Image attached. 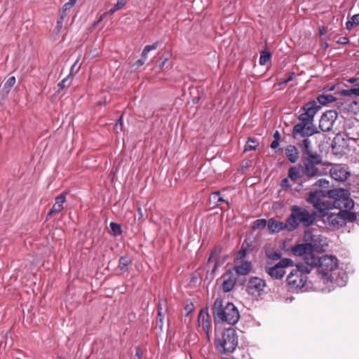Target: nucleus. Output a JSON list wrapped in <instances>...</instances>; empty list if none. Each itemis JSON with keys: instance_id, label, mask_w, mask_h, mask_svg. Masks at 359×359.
<instances>
[{"instance_id": "nucleus-1", "label": "nucleus", "mask_w": 359, "mask_h": 359, "mask_svg": "<svg viewBox=\"0 0 359 359\" xmlns=\"http://www.w3.org/2000/svg\"><path fill=\"white\" fill-rule=\"evenodd\" d=\"M302 109L304 112L298 116L299 123L295 124L292 128V137L294 139L308 137L319 133L313 124V119L320 107L313 100L305 104Z\"/></svg>"}, {"instance_id": "nucleus-2", "label": "nucleus", "mask_w": 359, "mask_h": 359, "mask_svg": "<svg viewBox=\"0 0 359 359\" xmlns=\"http://www.w3.org/2000/svg\"><path fill=\"white\" fill-rule=\"evenodd\" d=\"M306 264H308L311 270L313 267L317 268L318 276L323 283H332L334 277L333 272L337 269L339 263L336 257L325 255L321 257L316 255H307Z\"/></svg>"}, {"instance_id": "nucleus-3", "label": "nucleus", "mask_w": 359, "mask_h": 359, "mask_svg": "<svg viewBox=\"0 0 359 359\" xmlns=\"http://www.w3.org/2000/svg\"><path fill=\"white\" fill-rule=\"evenodd\" d=\"M302 161L301 171L303 177L312 180L325 174L321 167L324 166L325 163L323 162V156L320 154L302 157Z\"/></svg>"}, {"instance_id": "nucleus-4", "label": "nucleus", "mask_w": 359, "mask_h": 359, "mask_svg": "<svg viewBox=\"0 0 359 359\" xmlns=\"http://www.w3.org/2000/svg\"><path fill=\"white\" fill-rule=\"evenodd\" d=\"M316 217V212L311 213L306 208L294 205L291 208V214L287 217V224L290 231H293L299 224L306 227L310 226L315 222Z\"/></svg>"}, {"instance_id": "nucleus-5", "label": "nucleus", "mask_w": 359, "mask_h": 359, "mask_svg": "<svg viewBox=\"0 0 359 359\" xmlns=\"http://www.w3.org/2000/svg\"><path fill=\"white\" fill-rule=\"evenodd\" d=\"M213 313L222 322H226L231 325L236 324L240 318L239 312L233 304L228 302L224 306L222 301L219 299L215 302Z\"/></svg>"}, {"instance_id": "nucleus-6", "label": "nucleus", "mask_w": 359, "mask_h": 359, "mask_svg": "<svg viewBox=\"0 0 359 359\" xmlns=\"http://www.w3.org/2000/svg\"><path fill=\"white\" fill-rule=\"evenodd\" d=\"M311 271V267L308 264L296 265L287 277L288 285L292 290H301L306 284L307 275Z\"/></svg>"}, {"instance_id": "nucleus-7", "label": "nucleus", "mask_w": 359, "mask_h": 359, "mask_svg": "<svg viewBox=\"0 0 359 359\" xmlns=\"http://www.w3.org/2000/svg\"><path fill=\"white\" fill-rule=\"evenodd\" d=\"M215 346L221 353H233L238 346L236 331L232 327L224 330L221 337H217Z\"/></svg>"}, {"instance_id": "nucleus-8", "label": "nucleus", "mask_w": 359, "mask_h": 359, "mask_svg": "<svg viewBox=\"0 0 359 359\" xmlns=\"http://www.w3.org/2000/svg\"><path fill=\"white\" fill-rule=\"evenodd\" d=\"M306 201L312 204L320 217H325L327 215L329 210L334 208L333 198L330 196L329 198H326L322 196L320 192L316 191L310 192Z\"/></svg>"}, {"instance_id": "nucleus-9", "label": "nucleus", "mask_w": 359, "mask_h": 359, "mask_svg": "<svg viewBox=\"0 0 359 359\" xmlns=\"http://www.w3.org/2000/svg\"><path fill=\"white\" fill-rule=\"evenodd\" d=\"M330 197L333 198L334 208L343 210L353 208V201L350 198V193L347 189H334L329 191Z\"/></svg>"}, {"instance_id": "nucleus-10", "label": "nucleus", "mask_w": 359, "mask_h": 359, "mask_svg": "<svg viewBox=\"0 0 359 359\" xmlns=\"http://www.w3.org/2000/svg\"><path fill=\"white\" fill-rule=\"evenodd\" d=\"M293 261L289 258L281 259L276 264L267 265L266 272L273 278L281 279L285 273V269L293 266Z\"/></svg>"}, {"instance_id": "nucleus-11", "label": "nucleus", "mask_w": 359, "mask_h": 359, "mask_svg": "<svg viewBox=\"0 0 359 359\" xmlns=\"http://www.w3.org/2000/svg\"><path fill=\"white\" fill-rule=\"evenodd\" d=\"M337 117L338 113L336 110H329L323 113L319 121L320 129L323 132L330 131Z\"/></svg>"}, {"instance_id": "nucleus-12", "label": "nucleus", "mask_w": 359, "mask_h": 359, "mask_svg": "<svg viewBox=\"0 0 359 359\" xmlns=\"http://www.w3.org/2000/svg\"><path fill=\"white\" fill-rule=\"evenodd\" d=\"M330 174L335 181L344 182L348 179L350 172L345 165L335 164L330 169Z\"/></svg>"}, {"instance_id": "nucleus-13", "label": "nucleus", "mask_w": 359, "mask_h": 359, "mask_svg": "<svg viewBox=\"0 0 359 359\" xmlns=\"http://www.w3.org/2000/svg\"><path fill=\"white\" fill-rule=\"evenodd\" d=\"M265 287L266 282L264 280L258 277H252L248 281L247 290L252 295H259Z\"/></svg>"}, {"instance_id": "nucleus-14", "label": "nucleus", "mask_w": 359, "mask_h": 359, "mask_svg": "<svg viewBox=\"0 0 359 359\" xmlns=\"http://www.w3.org/2000/svg\"><path fill=\"white\" fill-rule=\"evenodd\" d=\"M221 253L222 248L219 246L215 247L210 253L208 264L210 265L212 263H213L212 272L215 271L216 268L222 265L228 257L226 255H222Z\"/></svg>"}, {"instance_id": "nucleus-15", "label": "nucleus", "mask_w": 359, "mask_h": 359, "mask_svg": "<svg viewBox=\"0 0 359 359\" xmlns=\"http://www.w3.org/2000/svg\"><path fill=\"white\" fill-rule=\"evenodd\" d=\"M306 241H309V244L311 245V250H320L323 247L327 246V243L326 239L321 235H305Z\"/></svg>"}, {"instance_id": "nucleus-16", "label": "nucleus", "mask_w": 359, "mask_h": 359, "mask_svg": "<svg viewBox=\"0 0 359 359\" xmlns=\"http://www.w3.org/2000/svg\"><path fill=\"white\" fill-rule=\"evenodd\" d=\"M327 224L333 229H339L344 225V219L341 215V210L337 213L329 215L326 219Z\"/></svg>"}, {"instance_id": "nucleus-17", "label": "nucleus", "mask_w": 359, "mask_h": 359, "mask_svg": "<svg viewBox=\"0 0 359 359\" xmlns=\"http://www.w3.org/2000/svg\"><path fill=\"white\" fill-rule=\"evenodd\" d=\"M222 280L223 291L224 292H231L234 287L236 282V278L231 271H229L222 276Z\"/></svg>"}, {"instance_id": "nucleus-18", "label": "nucleus", "mask_w": 359, "mask_h": 359, "mask_svg": "<svg viewBox=\"0 0 359 359\" xmlns=\"http://www.w3.org/2000/svg\"><path fill=\"white\" fill-rule=\"evenodd\" d=\"M292 252L296 255L303 256L304 264H306V258L307 255H315L312 252L311 245L309 243L299 244L292 248Z\"/></svg>"}, {"instance_id": "nucleus-19", "label": "nucleus", "mask_w": 359, "mask_h": 359, "mask_svg": "<svg viewBox=\"0 0 359 359\" xmlns=\"http://www.w3.org/2000/svg\"><path fill=\"white\" fill-rule=\"evenodd\" d=\"M267 225L271 233H278L285 229L290 231V226L287 224V219L285 222H282L271 218L269 219Z\"/></svg>"}, {"instance_id": "nucleus-20", "label": "nucleus", "mask_w": 359, "mask_h": 359, "mask_svg": "<svg viewBox=\"0 0 359 359\" xmlns=\"http://www.w3.org/2000/svg\"><path fill=\"white\" fill-rule=\"evenodd\" d=\"M285 154L291 163H294L299 158V151L295 146L289 145L285 149Z\"/></svg>"}, {"instance_id": "nucleus-21", "label": "nucleus", "mask_w": 359, "mask_h": 359, "mask_svg": "<svg viewBox=\"0 0 359 359\" xmlns=\"http://www.w3.org/2000/svg\"><path fill=\"white\" fill-rule=\"evenodd\" d=\"M251 263L249 262H243L241 264L234 266L236 273L238 275L245 276L251 271Z\"/></svg>"}, {"instance_id": "nucleus-22", "label": "nucleus", "mask_w": 359, "mask_h": 359, "mask_svg": "<svg viewBox=\"0 0 359 359\" xmlns=\"http://www.w3.org/2000/svg\"><path fill=\"white\" fill-rule=\"evenodd\" d=\"M301 147H302V154H303L302 157L309 156L310 155L318 154V153L313 152L312 151L311 141L308 138H306L302 141Z\"/></svg>"}, {"instance_id": "nucleus-23", "label": "nucleus", "mask_w": 359, "mask_h": 359, "mask_svg": "<svg viewBox=\"0 0 359 359\" xmlns=\"http://www.w3.org/2000/svg\"><path fill=\"white\" fill-rule=\"evenodd\" d=\"M131 263L132 259L128 255L121 256L118 260V268L123 272H127Z\"/></svg>"}, {"instance_id": "nucleus-24", "label": "nucleus", "mask_w": 359, "mask_h": 359, "mask_svg": "<svg viewBox=\"0 0 359 359\" xmlns=\"http://www.w3.org/2000/svg\"><path fill=\"white\" fill-rule=\"evenodd\" d=\"M15 83V76H11L9 77L7 81L4 84L3 88L1 90V94L2 97L7 96L9 93L11 88L14 86Z\"/></svg>"}, {"instance_id": "nucleus-25", "label": "nucleus", "mask_w": 359, "mask_h": 359, "mask_svg": "<svg viewBox=\"0 0 359 359\" xmlns=\"http://www.w3.org/2000/svg\"><path fill=\"white\" fill-rule=\"evenodd\" d=\"M127 3V0H117V3L107 12L103 13L99 18L98 22L103 20L104 17L108 14H113L116 11L120 10L123 8L126 4Z\"/></svg>"}, {"instance_id": "nucleus-26", "label": "nucleus", "mask_w": 359, "mask_h": 359, "mask_svg": "<svg viewBox=\"0 0 359 359\" xmlns=\"http://www.w3.org/2000/svg\"><path fill=\"white\" fill-rule=\"evenodd\" d=\"M317 100L320 104L326 105L334 102L337 100V98L332 95H320L317 97Z\"/></svg>"}, {"instance_id": "nucleus-27", "label": "nucleus", "mask_w": 359, "mask_h": 359, "mask_svg": "<svg viewBox=\"0 0 359 359\" xmlns=\"http://www.w3.org/2000/svg\"><path fill=\"white\" fill-rule=\"evenodd\" d=\"M288 176L292 181H297L301 177H302L301 168L299 169L296 167L290 168L288 170Z\"/></svg>"}, {"instance_id": "nucleus-28", "label": "nucleus", "mask_w": 359, "mask_h": 359, "mask_svg": "<svg viewBox=\"0 0 359 359\" xmlns=\"http://www.w3.org/2000/svg\"><path fill=\"white\" fill-rule=\"evenodd\" d=\"M110 226V233L114 236H118L122 234V227L121 225L114 222H111L109 224Z\"/></svg>"}, {"instance_id": "nucleus-29", "label": "nucleus", "mask_w": 359, "mask_h": 359, "mask_svg": "<svg viewBox=\"0 0 359 359\" xmlns=\"http://www.w3.org/2000/svg\"><path fill=\"white\" fill-rule=\"evenodd\" d=\"M201 269V266H199L198 269L196 270V271L192 274V276L190 280V285L195 286L196 284V282L199 280V285L202 283L201 279V273L200 271Z\"/></svg>"}, {"instance_id": "nucleus-30", "label": "nucleus", "mask_w": 359, "mask_h": 359, "mask_svg": "<svg viewBox=\"0 0 359 359\" xmlns=\"http://www.w3.org/2000/svg\"><path fill=\"white\" fill-rule=\"evenodd\" d=\"M341 215L343 216V218L344 219V225L346 224V222H352L356 219V215L353 212L348 210H341Z\"/></svg>"}, {"instance_id": "nucleus-31", "label": "nucleus", "mask_w": 359, "mask_h": 359, "mask_svg": "<svg viewBox=\"0 0 359 359\" xmlns=\"http://www.w3.org/2000/svg\"><path fill=\"white\" fill-rule=\"evenodd\" d=\"M258 145V142L255 138H249L245 146L244 151L255 150Z\"/></svg>"}, {"instance_id": "nucleus-32", "label": "nucleus", "mask_w": 359, "mask_h": 359, "mask_svg": "<svg viewBox=\"0 0 359 359\" xmlns=\"http://www.w3.org/2000/svg\"><path fill=\"white\" fill-rule=\"evenodd\" d=\"M218 200H220V193L219 191L214 192L210 194L209 198V203L210 205L212 204L213 206H217Z\"/></svg>"}, {"instance_id": "nucleus-33", "label": "nucleus", "mask_w": 359, "mask_h": 359, "mask_svg": "<svg viewBox=\"0 0 359 359\" xmlns=\"http://www.w3.org/2000/svg\"><path fill=\"white\" fill-rule=\"evenodd\" d=\"M271 59V53L267 51H262L259 57V64L264 65Z\"/></svg>"}, {"instance_id": "nucleus-34", "label": "nucleus", "mask_w": 359, "mask_h": 359, "mask_svg": "<svg viewBox=\"0 0 359 359\" xmlns=\"http://www.w3.org/2000/svg\"><path fill=\"white\" fill-rule=\"evenodd\" d=\"M266 224H268V223L265 219H258L254 222L252 228L254 229H264L266 227Z\"/></svg>"}, {"instance_id": "nucleus-35", "label": "nucleus", "mask_w": 359, "mask_h": 359, "mask_svg": "<svg viewBox=\"0 0 359 359\" xmlns=\"http://www.w3.org/2000/svg\"><path fill=\"white\" fill-rule=\"evenodd\" d=\"M123 114H121L116 121L114 130L116 133H118L120 131L123 130Z\"/></svg>"}, {"instance_id": "nucleus-36", "label": "nucleus", "mask_w": 359, "mask_h": 359, "mask_svg": "<svg viewBox=\"0 0 359 359\" xmlns=\"http://www.w3.org/2000/svg\"><path fill=\"white\" fill-rule=\"evenodd\" d=\"M64 209L63 206H60L57 204H54L53 207L50 209L49 212L47 214V218L51 216L53 214L59 213Z\"/></svg>"}, {"instance_id": "nucleus-37", "label": "nucleus", "mask_w": 359, "mask_h": 359, "mask_svg": "<svg viewBox=\"0 0 359 359\" xmlns=\"http://www.w3.org/2000/svg\"><path fill=\"white\" fill-rule=\"evenodd\" d=\"M266 254L269 259L273 260H277L281 257V253L280 252L273 250H266Z\"/></svg>"}, {"instance_id": "nucleus-38", "label": "nucleus", "mask_w": 359, "mask_h": 359, "mask_svg": "<svg viewBox=\"0 0 359 359\" xmlns=\"http://www.w3.org/2000/svg\"><path fill=\"white\" fill-rule=\"evenodd\" d=\"M68 192L65 191L58 195L55 198V204L60 205V206H63L64 203L66 201V195Z\"/></svg>"}, {"instance_id": "nucleus-39", "label": "nucleus", "mask_w": 359, "mask_h": 359, "mask_svg": "<svg viewBox=\"0 0 359 359\" xmlns=\"http://www.w3.org/2000/svg\"><path fill=\"white\" fill-rule=\"evenodd\" d=\"M341 94L344 96H351L352 95H355L358 96L356 84L355 85V86L353 88H352L351 89L341 90Z\"/></svg>"}, {"instance_id": "nucleus-40", "label": "nucleus", "mask_w": 359, "mask_h": 359, "mask_svg": "<svg viewBox=\"0 0 359 359\" xmlns=\"http://www.w3.org/2000/svg\"><path fill=\"white\" fill-rule=\"evenodd\" d=\"M163 319L164 315L163 314L162 311H159V313H157L156 325L158 326L161 329L163 325Z\"/></svg>"}, {"instance_id": "nucleus-41", "label": "nucleus", "mask_w": 359, "mask_h": 359, "mask_svg": "<svg viewBox=\"0 0 359 359\" xmlns=\"http://www.w3.org/2000/svg\"><path fill=\"white\" fill-rule=\"evenodd\" d=\"M168 58L167 57L161 56L158 60L157 61V67L162 69L165 65L166 62L168 61Z\"/></svg>"}, {"instance_id": "nucleus-42", "label": "nucleus", "mask_w": 359, "mask_h": 359, "mask_svg": "<svg viewBox=\"0 0 359 359\" xmlns=\"http://www.w3.org/2000/svg\"><path fill=\"white\" fill-rule=\"evenodd\" d=\"M247 255V249L241 248L236 254V259H243L246 257Z\"/></svg>"}, {"instance_id": "nucleus-43", "label": "nucleus", "mask_w": 359, "mask_h": 359, "mask_svg": "<svg viewBox=\"0 0 359 359\" xmlns=\"http://www.w3.org/2000/svg\"><path fill=\"white\" fill-rule=\"evenodd\" d=\"M69 78V76H67L66 78L63 79L58 84V90L56 91L57 93H60L65 87V82L67 81Z\"/></svg>"}, {"instance_id": "nucleus-44", "label": "nucleus", "mask_w": 359, "mask_h": 359, "mask_svg": "<svg viewBox=\"0 0 359 359\" xmlns=\"http://www.w3.org/2000/svg\"><path fill=\"white\" fill-rule=\"evenodd\" d=\"M195 306L193 303H190L187 304L184 307V310L186 311V316H188L191 313L194 311Z\"/></svg>"}, {"instance_id": "nucleus-45", "label": "nucleus", "mask_w": 359, "mask_h": 359, "mask_svg": "<svg viewBox=\"0 0 359 359\" xmlns=\"http://www.w3.org/2000/svg\"><path fill=\"white\" fill-rule=\"evenodd\" d=\"M145 63V60L144 59L137 60L133 65L132 67H135V69H138L140 67L144 65Z\"/></svg>"}, {"instance_id": "nucleus-46", "label": "nucleus", "mask_w": 359, "mask_h": 359, "mask_svg": "<svg viewBox=\"0 0 359 359\" xmlns=\"http://www.w3.org/2000/svg\"><path fill=\"white\" fill-rule=\"evenodd\" d=\"M158 44H159V41H156L151 45H147L146 46H144V48H146L147 50L150 52L152 50L156 49L157 47L158 46Z\"/></svg>"}, {"instance_id": "nucleus-47", "label": "nucleus", "mask_w": 359, "mask_h": 359, "mask_svg": "<svg viewBox=\"0 0 359 359\" xmlns=\"http://www.w3.org/2000/svg\"><path fill=\"white\" fill-rule=\"evenodd\" d=\"M142 357V352L140 346L136 347V351L134 359H141Z\"/></svg>"}, {"instance_id": "nucleus-48", "label": "nucleus", "mask_w": 359, "mask_h": 359, "mask_svg": "<svg viewBox=\"0 0 359 359\" xmlns=\"http://www.w3.org/2000/svg\"><path fill=\"white\" fill-rule=\"evenodd\" d=\"M328 184V182L326 180L320 179L316 181L315 184H316V186L323 187H325V184Z\"/></svg>"}, {"instance_id": "nucleus-49", "label": "nucleus", "mask_w": 359, "mask_h": 359, "mask_svg": "<svg viewBox=\"0 0 359 359\" xmlns=\"http://www.w3.org/2000/svg\"><path fill=\"white\" fill-rule=\"evenodd\" d=\"M349 42V40L347 37H341L338 39L337 43L339 44H347Z\"/></svg>"}, {"instance_id": "nucleus-50", "label": "nucleus", "mask_w": 359, "mask_h": 359, "mask_svg": "<svg viewBox=\"0 0 359 359\" xmlns=\"http://www.w3.org/2000/svg\"><path fill=\"white\" fill-rule=\"evenodd\" d=\"M294 76V73L291 72L290 74V76L288 78H287L285 80L283 81L280 83L281 84H286V83H287L289 81L293 80Z\"/></svg>"}, {"instance_id": "nucleus-51", "label": "nucleus", "mask_w": 359, "mask_h": 359, "mask_svg": "<svg viewBox=\"0 0 359 359\" xmlns=\"http://www.w3.org/2000/svg\"><path fill=\"white\" fill-rule=\"evenodd\" d=\"M63 24L61 22H57V25L55 28V30L57 34L60 33L62 29Z\"/></svg>"}, {"instance_id": "nucleus-52", "label": "nucleus", "mask_w": 359, "mask_h": 359, "mask_svg": "<svg viewBox=\"0 0 359 359\" xmlns=\"http://www.w3.org/2000/svg\"><path fill=\"white\" fill-rule=\"evenodd\" d=\"M351 20L353 21L354 25L359 24V13L353 15L351 18Z\"/></svg>"}, {"instance_id": "nucleus-53", "label": "nucleus", "mask_w": 359, "mask_h": 359, "mask_svg": "<svg viewBox=\"0 0 359 359\" xmlns=\"http://www.w3.org/2000/svg\"><path fill=\"white\" fill-rule=\"evenodd\" d=\"M281 186H282L283 188H285V189L290 187L289 181H288L287 178H284L281 181Z\"/></svg>"}, {"instance_id": "nucleus-54", "label": "nucleus", "mask_w": 359, "mask_h": 359, "mask_svg": "<svg viewBox=\"0 0 359 359\" xmlns=\"http://www.w3.org/2000/svg\"><path fill=\"white\" fill-rule=\"evenodd\" d=\"M209 329H210V327L208 325H205V322L203 321V331L206 333V335H207V337L208 339H210Z\"/></svg>"}, {"instance_id": "nucleus-55", "label": "nucleus", "mask_w": 359, "mask_h": 359, "mask_svg": "<svg viewBox=\"0 0 359 359\" xmlns=\"http://www.w3.org/2000/svg\"><path fill=\"white\" fill-rule=\"evenodd\" d=\"M279 146V142L278 141H276V140H273L271 144V148L272 149H276Z\"/></svg>"}, {"instance_id": "nucleus-56", "label": "nucleus", "mask_w": 359, "mask_h": 359, "mask_svg": "<svg viewBox=\"0 0 359 359\" xmlns=\"http://www.w3.org/2000/svg\"><path fill=\"white\" fill-rule=\"evenodd\" d=\"M280 137H281V136H280V133L278 130H276L273 134V138H274L273 140L280 142Z\"/></svg>"}, {"instance_id": "nucleus-57", "label": "nucleus", "mask_w": 359, "mask_h": 359, "mask_svg": "<svg viewBox=\"0 0 359 359\" xmlns=\"http://www.w3.org/2000/svg\"><path fill=\"white\" fill-rule=\"evenodd\" d=\"M202 314H203L202 308H201L198 311V320H197L198 327H200V325H201V318H202Z\"/></svg>"}, {"instance_id": "nucleus-58", "label": "nucleus", "mask_w": 359, "mask_h": 359, "mask_svg": "<svg viewBox=\"0 0 359 359\" xmlns=\"http://www.w3.org/2000/svg\"><path fill=\"white\" fill-rule=\"evenodd\" d=\"M148 53H149V51L147 50L145 48H144V49H143V50L142 52L141 58L144 59V60H146V59L147 57Z\"/></svg>"}, {"instance_id": "nucleus-59", "label": "nucleus", "mask_w": 359, "mask_h": 359, "mask_svg": "<svg viewBox=\"0 0 359 359\" xmlns=\"http://www.w3.org/2000/svg\"><path fill=\"white\" fill-rule=\"evenodd\" d=\"M222 203H225L229 207V202L224 200L221 196H220V200H218V205H220Z\"/></svg>"}, {"instance_id": "nucleus-60", "label": "nucleus", "mask_w": 359, "mask_h": 359, "mask_svg": "<svg viewBox=\"0 0 359 359\" xmlns=\"http://www.w3.org/2000/svg\"><path fill=\"white\" fill-rule=\"evenodd\" d=\"M353 25H354V24H353V21H352V20H348V21H347V22H346V29H351L353 27Z\"/></svg>"}, {"instance_id": "nucleus-61", "label": "nucleus", "mask_w": 359, "mask_h": 359, "mask_svg": "<svg viewBox=\"0 0 359 359\" xmlns=\"http://www.w3.org/2000/svg\"><path fill=\"white\" fill-rule=\"evenodd\" d=\"M72 6L71 5L69 4V3H66L63 6H62V10L64 11H67L69 9H70Z\"/></svg>"}, {"instance_id": "nucleus-62", "label": "nucleus", "mask_w": 359, "mask_h": 359, "mask_svg": "<svg viewBox=\"0 0 359 359\" xmlns=\"http://www.w3.org/2000/svg\"><path fill=\"white\" fill-rule=\"evenodd\" d=\"M337 284L339 286H344L346 284V280L341 279V280H337Z\"/></svg>"}, {"instance_id": "nucleus-63", "label": "nucleus", "mask_w": 359, "mask_h": 359, "mask_svg": "<svg viewBox=\"0 0 359 359\" xmlns=\"http://www.w3.org/2000/svg\"><path fill=\"white\" fill-rule=\"evenodd\" d=\"M116 171H117V168H115V162H114V166L112 168L110 175H111L114 177Z\"/></svg>"}, {"instance_id": "nucleus-64", "label": "nucleus", "mask_w": 359, "mask_h": 359, "mask_svg": "<svg viewBox=\"0 0 359 359\" xmlns=\"http://www.w3.org/2000/svg\"><path fill=\"white\" fill-rule=\"evenodd\" d=\"M59 16H62L65 18L67 16L66 11L61 9L59 12Z\"/></svg>"}]
</instances>
